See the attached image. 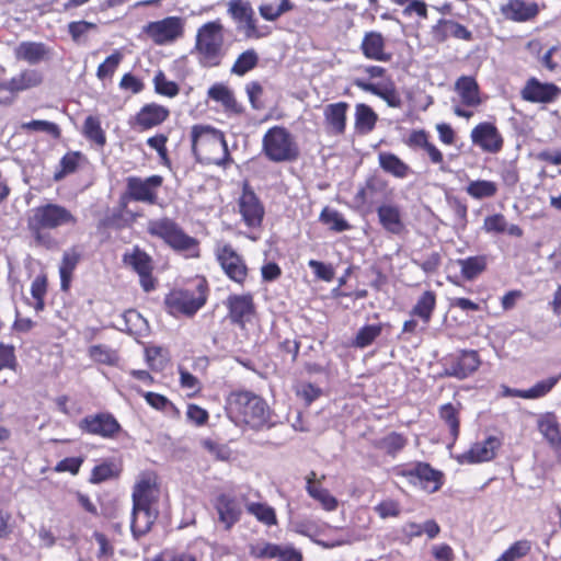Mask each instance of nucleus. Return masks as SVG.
Masks as SVG:
<instances>
[{
  "label": "nucleus",
  "instance_id": "f257e3e1",
  "mask_svg": "<svg viewBox=\"0 0 561 561\" xmlns=\"http://www.w3.org/2000/svg\"><path fill=\"white\" fill-rule=\"evenodd\" d=\"M77 222V217L68 208L47 203L32 210V215L27 218V230L36 245L51 250L58 247V242L50 230L61 226H75Z\"/></svg>",
  "mask_w": 561,
  "mask_h": 561
},
{
  "label": "nucleus",
  "instance_id": "f03ea898",
  "mask_svg": "<svg viewBox=\"0 0 561 561\" xmlns=\"http://www.w3.org/2000/svg\"><path fill=\"white\" fill-rule=\"evenodd\" d=\"M146 232L186 260H197L202 256L201 241L190 236L184 228L171 217L163 216L148 220Z\"/></svg>",
  "mask_w": 561,
  "mask_h": 561
},
{
  "label": "nucleus",
  "instance_id": "7ed1b4c3",
  "mask_svg": "<svg viewBox=\"0 0 561 561\" xmlns=\"http://www.w3.org/2000/svg\"><path fill=\"white\" fill-rule=\"evenodd\" d=\"M210 296V285L204 275L190 278L184 287L170 290L164 297L165 311L174 317L193 318Z\"/></svg>",
  "mask_w": 561,
  "mask_h": 561
},
{
  "label": "nucleus",
  "instance_id": "20e7f679",
  "mask_svg": "<svg viewBox=\"0 0 561 561\" xmlns=\"http://www.w3.org/2000/svg\"><path fill=\"white\" fill-rule=\"evenodd\" d=\"M191 148L201 163L227 167L232 162L225 134L210 125L191 127Z\"/></svg>",
  "mask_w": 561,
  "mask_h": 561
},
{
  "label": "nucleus",
  "instance_id": "39448f33",
  "mask_svg": "<svg viewBox=\"0 0 561 561\" xmlns=\"http://www.w3.org/2000/svg\"><path fill=\"white\" fill-rule=\"evenodd\" d=\"M226 411L236 424L259 430L268 424L271 410L266 401L249 390L232 391L226 402Z\"/></svg>",
  "mask_w": 561,
  "mask_h": 561
},
{
  "label": "nucleus",
  "instance_id": "423d86ee",
  "mask_svg": "<svg viewBox=\"0 0 561 561\" xmlns=\"http://www.w3.org/2000/svg\"><path fill=\"white\" fill-rule=\"evenodd\" d=\"M194 53L206 68L221 65L225 56L224 25L219 19L204 23L196 32Z\"/></svg>",
  "mask_w": 561,
  "mask_h": 561
},
{
  "label": "nucleus",
  "instance_id": "0eeeda50",
  "mask_svg": "<svg viewBox=\"0 0 561 561\" xmlns=\"http://www.w3.org/2000/svg\"><path fill=\"white\" fill-rule=\"evenodd\" d=\"M366 75V78H356L353 83L358 89L371 93L383 100L390 107H400L402 104L394 82L388 76L387 69L377 65H362L356 68Z\"/></svg>",
  "mask_w": 561,
  "mask_h": 561
},
{
  "label": "nucleus",
  "instance_id": "6e6552de",
  "mask_svg": "<svg viewBox=\"0 0 561 561\" xmlns=\"http://www.w3.org/2000/svg\"><path fill=\"white\" fill-rule=\"evenodd\" d=\"M262 152L267 160L282 163L294 162L300 156L294 135L284 126H273L262 138Z\"/></svg>",
  "mask_w": 561,
  "mask_h": 561
},
{
  "label": "nucleus",
  "instance_id": "1a4fd4ad",
  "mask_svg": "<svg viewBox=\"0 0 561 561\" xmlns=\"http://www.w3.org/2000/svg\"><path fill=\"white\" fill-rule=\"evenodd\" d=\"M125 182V192L119 197L121 206L125 207L128 202L157 205L159 190L163 185L164 179L159 174H152L147 178L131 175L126 178Z\"/></svg>",
  "mask_w": 561,
  "mask_h": 561
},
{
  "label": "nucleus",
  "instance_id": "9d476101",
  "mask_svg": "<svg viewBox=\"0 0 561 561\" xmlns=\"http://www.w3.org/2000/svg\"><path fill=\"white\" fill-rule=\"evenodd\" d=\"M442 376L465 380L473 376L482 365V358L477 350L457 348L446 354L442 360Z\"/></svg>",
  "mask_w": 561,
  "mask_h": 561
},
{
  "label": "nucleus",
  "instance_id": "9b49d317",
  "mask_svg": "<svg viewBox=\"0 0 561 561\" xmlns=\"http://www.w3.org/2000/svg\"><path fill=\"white\" fill-rule=\"evenodd\" d=\"M394 473L405 478L411 484H420L430 493L437 492L444 484V473L424 461L399 465L394 468Z\"/></svg>",
  "mask_w": 561,
  "mask_h": 561
},
{
  "label": "nucleus",
  "instance_id": "f8f14e48",
  "mask_svg": "<svg viewBox=\"0 0 561 561\" xmlns=\"http://www.w3.org/2000/svg\"><path fill=\"white\" fill-rule=\"evenodd\" d=\"M214 254L224 274L231 282L243 287L249 277V267L244 257L228 242H217Z\"/></svg>",
  "mask_w": 561,
  "mask_h": 561
},
{
  "label": "nucleus",
  "instance_id": "ddd939ff",
  "mask_svg": "<svg viewBox=\"0 0 561 561\" xmlns=\"http://www.w3.org/2000/svg\"><path fill=\"white\" fill-rule=\"evenodd\" d=\"M237 206L244 226L251 231H260L263 227L265 207L249 182L243 183Z\"/></svg>",
  "mask_w": 561,
  "mask_h": 561
},
{
  "label": "nucleus",
  "instance_id": "4468645a",
  "mask_svg": "<svg viewBox=\"0 0 561 561\" xmlns=\"http://www.w3.org/2000/svg\"><path fill=\"white\" fill-rule=\"evenodd\" d=\"M44 82V75L34 68H24L10 80L0 82V104L10 105L15 96L26 90L38 88Z\"/></svg>",
  "mask_w": 561,
  "mask_h": 561
},
{
  "label": "nucleus",
  "instance_id": "2eb2a0df",
  "mask_svg": "<svg viewBox=\"0 0 561 561\" xmlns=\"http://www.w3.org/2000/svg\"><path fill=\"white\" fill-rule=\"evenodd\" d=\"M124 265L130 267L138 276L144 291L149 293L156 289L157 278L153 276L154 263L152 257L140 247L135 245L130 251L123 254Z\"/></svg>",
  "mask_w": 561,
  "mask_h": 561
},
{
  "label": "nucleus",
  "instance_id": "dca6fc26",
  "mask_svg": "<svg viewBox=\"0 0 561 561\" xmlns=\"http://www.w3.org/2000/svg\"><path fill=\"white\" fill-rule=\"evenodd\" d=\"M78 427L82 433L105 439H116L124 432L121 423L111 412L89 414L80 420Z\"/></svg>",
  "mask_w": 561,
  "mask_h": 561
},
{
  "label": "nucleus",
  "instance_id": "f3484780",
  "mask_svg": "<svg viewBox=\"0 0 561 561\" xmlns=\"http://www.w3.org/2000/svg\"><path fill=\"white\" fill-rule=\"evenodd\" d=\"M156 45L170 44L183 36L184 22L180 16H167L160 21L149 22L142 27Z\"/></svg>",
  "mask_w": 561,
  "mask_h": 561
},
{
  "label": "nucleus",
  "instance_id": "a211bd4d",
  "mask_svg": "<svg viewBox=\"0 0 561 561\" xmlns=\"http://www.w3.org/2000/svg\"><path fill=\"white\" fill-rule=\"evenodd\" d=\"M160 494L158 476L153 471H144L139 474L131 493L133 507L146 510L153 507Z\"/></svg>",
  "mask_w": 561,
  "mask_h": 561
},
{
  "label": "nucleus",
  "instance_id": "6ab92c4d",
  "mask_svg": "<svg viewBox=\"0 0 561 561\" xmlns=\"http://www.w3.org/2000/svg\"><path fill=\"white\" fill-rule=\"evenodd\" d=\"M171 115L170 108L157 102L145 103L129 118V126L137 131H147L164 124Z\"/></svg>",
  "mask_w": 561,
  "mask_h": 561
},
{
  "label": "nucleus",
  "instance_id": "aec40b11",
  "mask_svg": "<svg viewBox=\"0 0 561 561\" xmlns=\"http://www.w3.org/2000/svg\"><path fill=\"white\" fill-rule=\"evenodd\" d=\"M430 36L432 41L437 45L445 44L449 39L465 43H471L474 41V34L472 30L454 19L447 18L438 19L435 24L431 26Z\"/></svg>",
  "mask_w": 561,
  "mask_h": 561
},
{
  "label": "nucleus",
  "instance_id": "412c9836",
  "mask_svg": "<svg viewBox=\"0 0 561 561\" xmlns=\"http://www.w3.org/2000/svg\"><path fill=\"white\" fill-rule=\"evenodd\" d=\"M225 306L230 323L242 330L245 329L247 323L251 322L256 312L254 298L251 293L231 294L227 297Z\"/></svg>",
  "mask_w": 561,
  "mask_h": 561
},
{
  "label": "nucleus",
  "instance_id": "4be33fe9",
  "mask_svg": "<svg viewBox=\"0 0 561 561\" xmlns=\"http://www.w3.org/2000/svg\"><path fill=\"white\" fill-rule=\"evenodd\" d=\"M217 513V520L226 531H230L242 517L243 508L240 500L231 493L220 492L211 501Z\"/></svg>",
  "mask_w": 561,
  "mask_h": 561
},
{
  "label": "nucleus",
  "instance_id": "5701e85b",
  "mask_svg": "<svg viewBox=\"0 0 561 561\" xmlns=\"http://www.w3.org/2000/svg\"><path fill=\"white\" fill-rule=\"evenodd\" d=\"M560 95L561 89L556 83L541 82L536 77L528 78L520 90L522 99L530 103H553Z\"/></svg>",
  "mask_w": 561,
  "mask_h": 561
},
{
  "label": "nucleus",
  "instance_id": "b1692460",
  "mask_svg": "<svg viewBox=\"0 0 561 561\" xmlns=\"http://www.w3.org/2000/svg\"><path fill=\"white\" fill-rule=\"evenodd\" d=\"M471 141L482 151L497 153L504 147V138L494 123L482 122L470 133Z\"/></svg>",
  "mask_w": 561,
  "mask_h": 561
},
{
  "label": "nucleus",
  "instance_id": "393cba45",
  "mask_svg": "<svg viewBox=\"0 0 561 561\" xmlns=\"http://www.w3.org/2000/svg\"><path fill=\"white\" fill-rule=\"evenodd\" d=\"M404 144L412 150H423L427 154L430 162L438 165L442 172L448 171L443 152L431 140V135L425 129L411 130Z\"/></svg>",
  "mask_w": 561,
  "mask_h": 561
},
{
  "label": "nucleus",
  "instance_id": "a878e982",
  "mask_svg": "<svg viewBox=\"0 0 561 561\" xmlns=\"http://www.w3.org/2000/svg\"><path fill=\"white\" fill-rule=\"evenodd\" d=\"M502 442L496 436H489L482 442H477L470 448L457 456V461L461 465H474L492 461L500 449Z\"/></svg>",
  "mask_w": 561,
  "mask_h": 561
},
{
  "label": "nucleus",
  "instance_id": "bb28decb",
  "mask_svg": "<svg viewBox=\"0 0 561 561\" xmlns=\"http://www.w3.org/2000/svg\"><path fill=\"white\" fill-rule=\"evenodd\" d=\"M546 5L540 7L537 2H527L525 0H507L506 3L500 8L501 14L505 20L515 23L534 22L541 9Z\"/></svg>",
  "mask_w": 561,
  "mask_h": 561
},
{
  "label": "nucleus",
  "instance_id": "cd10ccee",
  "mask_svg": "<svg viewBox=\"0 0 561 561\" xmlns=\"http://www.w3.org/2000/svg\"><path fill=\"white\" fill-rule=\"evenodd\" d=\"M228 13L236 22L244 23V34L248 38H261L266 35V33L260 31L254 11L249 2L230 0Z\"/></svg>",
  "mask_w": 561,
  "mask_h": 561
},
{
  "label": "nucleus",
  "instance_id": "c85d7f7f",
  "mask_svg": "<svg viewBox=\"0 0 561 561\" xmlns=\"http://www.w3.org/2000/svg\"><path fill=\"white\" fill-rule=\"evenodd\" d=\"M350 104L345 101L327 104L323 107V125L328 135L343 136L347 127Z\"/></svg>",
  "mask_w": 561,
  "mask_h": 561
},
{
  "label": "nucleus",
  "instance_id": "c756f323",
  "mask_svg": "<svg viewBox=\"0 0 561 561\" xmlns=\"http://www.w3.org/2000/svg\"><path fill=\"white\" fill-rule=\"evenodd\" d=\"M537 430L553 453L561 457V423L556 412L540 413L536 421Z\"/></svg>",
  "mask_w": 561,
  "mask_h": 561
},
{
  "label": "nucleus",
  "instance_id": "7c9ffc66",
  "mask_svg": "<svg viewBox=\"0 0 561 561\" xmlns=\"http://www.w3.org/2000/svg\"><path fill=\"white\" fill-rule=\"evenodd\" d=\"M359 49L363 56L369 60L387 62L392 58V54L387 50L385 36L377 31L364 34Z\"/></svg>",
  "mask_w": 561,
  "mask_h": 561
},
{
  "label": "nucleus",
  "instance_id": "2f4dec72",
  "mask_svg": "<svg viewBox=\"0 0 561 561\" xmlns=\"http://www.w3.org/2000/svg\"><path fill=\"white\" fill-rule=\"evenodd\" d=\"M377 216L380 226L388 233L400 236L405 232V224L399 205L381 204L377 208Z\"/></svg>",
  "mask_w": 561,
  "mask_h": 561
},
{
  "label": "nucleus",
  "instance_id": "473e14b6",
  "mask_svg": "<svg viewBox=\"0 0 561 561\" xmlns=\"http://www.w3.org/2000/svg\"><path fill=\"white\" fill-rule=\"evenodd\" d=\"M50 48L42 42L24 41L14 48V57L30 65L49 59Z\"/></svg>",
  "mask_w": 561,
  "mask_h": 561
},
{
  "label": "nucleus",
  "instance_id": "72a5a7b5",
  "mask_svg": "<svg viewBox=\"0 0 561 561\" xmlns=\"http://www.w3.org/2000/svg\"><path fill=\"white\" fill-rule=\"evenodd\" d=\"M455 90L460 96L462 105L477 107L482 103L480 98V88L473 77H459L455 83Z\"/></svg>",
  "mask_w": 561,
  "mask_h": 561
},
{
  "label": "nucleus",
  "instance_id": "f704fd0d",
  "mask_svg": "<svg viewBox=\"0 0 561 561\" xmlns=\"http://www.w3.org/2000/svg\"><path fill=\"white\" fill-rule=\"evenodd\" d=\"M380 169L397 179H405L412 173L411 167L390 151L378 153Z\"/></svg>",
  "mask_w": 561,
  "mask_h": 561
},
{
  "label": "nucleus",
  "instance_id": "c9c22d12",
  "mask_svg": "<svg viewBox=\"0 0 561 561\" xmlns=\"http://www.w3.org/2000/svg\"><path fill=\"white\" fill-rule=\"evenodd\" d=\"M81 260V253L77 247L65 251L59 265L60 288L68 291L72 282L73 272Z\"/></svg>",
  "mask_w": 561,
  "mask_h": 561
},
{
  "label": "nucleus",
  "instance_id": "e433bc0d",
  "mask_svg": "<svg viewBox=\"0 0 561 561\" xmlns=\"http://www.w3.org/2000/svg\"><path fill=\"white\" fill-rule=\"evenodd\" d=\"M157 517L158 511L154 507H148V511L133 507L130 529L134 537L138 539L148 534Z\"/></svg>",
  "mask_w": 561,
  "mask_h": 561
},
{
  "label": "nucleus",
  "instance_id": "4c0bfd02",
  "mask_svg": "<svg viewBox=\"0 0 561 561\" xmlns=\"http://www.w3.org/2000/svg\"><path fill=\"white\" fill-rule=\"evenodd\" d=\"M437 296L433 290H425L410 311L411 317L419 318L426 328L432 321L436 309Z\"/></svg>",
  "mask_w": 561,
  "mask_h": 561
},
{
  "label": "nucleus",
  "instance_id": "58836bf2",
  "mask_svg": "<svg viewBox=\"0 0 561 561\" xmlns=\"http://www.w3.org/2000/svg\"><path fill=\"white\" fill-rule=\"evenodd\" d=\"M408 442L404 434L393 431L374 440L373 446L387 456L396 458L407 447Z\"/></svg>",
  "mask_w": 561,
  "mask_h": 561
},
{
  "label": "nucleus",
  "instance_id": "ea45409f",
  "mask_svg": "<svg viewBox=\"0 0 561 561\" xmlns=\"http://www.w3.org/2000/svg\"><path fill=\"white\" fill-rule=\"evenodd\" d=\"M457 264L460 266L461 276L466 280H473L488 268L489 257L485 254L458 259Z\"/></svg>",
  "mask_w": 561,
  "mask_h": 561
},
{
  "label": "nucleus",
  "instance_id": "a19ab883",
  "mask_svg": "<svg viewBox=\"0 0 561 561\" xmlns=\"http://www.w3.org/2000/svg\"><path fill=\"white\" fill-rule=\"evenodd\" d=\"M387 183L383 180L377 176H370L357 191L355 195V202L360 206L371 205L378 194L385 191Z\"/></svg>",
  "mask_w": 561,
  "mask_h": 561
},
{
  "label": "nucleus",
  "instance_id": "79ce46f5",
  "mask_svg": "<svg viewBox=\"0 0 561 561\" xmlns=\"http://www.w3.org/2000/svg\"><path fill=\"white\" fill-rule=\"evenodd\" d=\"M378 121V115L367 104L358 103L355 106V129L358 134L366 135L373 131Z\"/></svg>",
  "mask_w": 561,
  "mask_h": 561
},
{
  "label": "nucleus",
  "instance_id": "37998d69",
  "mask_svg": "<svg viewBox=\"0 0 561 561\" xmlns=\"http://www.w3.org/2000/svg\"><path fill=\"white\" fill-rule=\"evenodd\" d=\"M85 160V156L80 151H68L66 152L60 161L59 165L54 173V181L59 182L67 175L75 173L82 161Z\"/></svg>",
  "mask_w": 561,
  "mask_h": 561
},
{
  "label": "nucleus",
  "instance_id": "c03bdc74",
  "mask_svg": "<svg viewBox=\"0 0 561 561\" xmlns=\"http://www.w3.org/2000/svg\"><path fill=\"white\" fill-rule=\"evenodd\" d=\"M403 531L409 539L425 535L427 539L432 540L439 535L440 526L435 519H427L423 524L409 522L405 524Z\"/></svg>",
  "mask_w": 561,
  "mask_h": 561
},
{
  "label": "nucleus",
  "instance_id": "a18cd8bd",
  "mask_svg": "<svg viewBox=\"0 0 561 561\" xmlns=\"http://www.w3.org/2000/svg\"><path fill=\"white\" fill-rule=\"evenodd\" d=\"M82 135L98 147L103 148L106 145V134L98 116L89 115L85 117L82 125Z\"/></svg>",
  "mask_w": 561,
  "mask_h": 561
},
{
  "label": "nucleus",
  "instance_id": "49530a36",
  "mask_svg": "<svg viewBox=\"0 0 561 561\" xmlns=\"http://www.w3.org/2000/svg\"><path fill=\"white\" fill-rule=\"evenodd\" d=\"M260 61L259 54L254 48H249L241 53L231 66L230 72L238 77H243L257 67Z\"/></svg>",
  "mask_w": 561,
  "mask_h": 561
},
{
  "label": "nucleus",
  "instance_id": "de8ad7c7",
  "mask_svg": "<svg viewBox=\"0 0 561 561\" xmlns=\"http://www.w3.org/2000/svg\"><path fill=\"white\" fill-rule=\"evenodd\" d=\"M499 192V185L490 180H473L466 186V193L474 199L492 198Z\"/></svg>",
  "mask_w": 561,
  "mask_h": 561
},
{
  "label": "nucleus",
  "instance_id": "09e8293b",
  "mask_svg": "<svg viewBox=\"0 0 561 561\" xmlns=\"http://www.w3.org/2000/svg\"><path fill=\"white\" fill-rule=\"evenodd\" d=\"M439 419L448 426L453 442H456L460 434V413L453 403H445L438 410Z\"/></svg>",
  "mask_w": 561,
  "mask_h": 561
},
{
  "label": "nucleus",
  "instance_id": "8fccbe9b",
  "mask_svg": "<svg viewBox=\"0 0 561 561\" xmlns=\"http://www.w3.org/2000/svg\"><path fill=\"white\" fill-rule=\"evenodd\" d=\"M245 510L250 515L254 516L257 522L265 526H274L277 524L276 512L267 503L247 502Z\"/></svg>",
  "mask_w": 561,
  "mask_h": 561
},
{
  "label": "nucleus",
  "instance_id": "3c124183",
  "mask_svg": "<svg viewBox=\"0 0 561 561\" xmlns=\"http://www.w3.org/2000/svg\"><path fill=\"white\" fill-rule=\"evenodd\" d=\"M88 356L94 363L107 366H115L119 360L117 351L104 344L91 345L88 348Z\"/></svg>",
  "mask_w": 561,
  "mask_h": 561
},
{
  "label": "nucleus",
  "instance_id": "603ef678",
  "mask_svg": "<svg viewBox=\"0 0 561 561\" xmlns=\"http://www.w3.org/2000/svg\"><path fill=\"white\" fill-rule=\"evenodd\" d=\"M137 392L141 394L146 402L154 410L169 412L174 416H180V410L178 407L165 396L152 391L144 392L140 389H137Z\"/></svg>",
  "mask_w": 561,
  "mask_h": 561
},
{
  "label": "nucleus",
  "instance_id": "864d4df0",
  "mask_svg": "<svg viewBox=\"0 0 561 561\" xmlns=\"http://www.w3.org/2000/svg\"><path fill=\"white\" fill-rule=\"evenodd\" d=\"M121 469L110 460H105L93 467L89 478V482L92 484H100L119 476Z\"/></svg>",
  "mask_w": 561,
  "mask_h": 561
},
{
  "label": "nucleus",
  "instance_id": "5fc2aeb1",
  "mask_svg": "<svg viewBox=\"0 0 561 561\" xmlns=\"http://www.w3.org/2000/svg\"><path fill=\"white\" fill-rule=\"evenodd\" d=\"M560 379L561 374L537 381L530 388L525 389V400H537L548 396L558 385Z\"/></svg>",
  "mask_w": 561,
  "mask_h": 561
},
{
  "label": "nucleus",
  "instance_id": "6e6d98bb",
  "mask_svg": "<svg viewBox=\"0 0 561 561\" xmlns=\"http://www.w3.org/2000/svg\"><path fill=\"white\" fill-rule=\"evenodd\" d=\"M169 136L163 133H157L147 138L146 144L149 148L154 150L159 157V161L163 167L171 168V159L168 150Z\"/></svg>",
  "mask_w": 561,
  "mask_h": 561
},
{
  "label": "nucleus",
  "instance_id": "4d7b16f0",
  "mask_svg": "<svg viewBox=\"0 0 561 561\" xmlns=\"http://www.w3.org/2000/svg\"><path fill=\"white\" fill-rule=\"evenodd\" d=\"M154 92L158 95L173 99L180 93V85L169 80L162 70H158L152 79Z\"/></svg>",
  "mask_w": 561,
  "mask_h": 561
},
{
  "label": "nucleus",
  "instance_id": "13d9d810",
  "mask_svg": "<svg viewBox=\"0 0 561 561\" xmlns=\"http://www.w3.org/2000/svg\"><path fill=\"white\" fill-rule=\"evenodd\" d=\"M319 219L322 224L329 226L330 230L334 232H343L352 228L341 213L328 207L321 211Z\"/></svg>",
  "mask_w": 561,
  "mask_h": 561
},
{
  "label": "nucleus",
  "instance_id": "bf43d9fd",
  "mask_svg": "<svg viewBox=\"0 0 561 561\" xmlns=\"http://www.w3.org/2000/svg\"><path fill=\"white\" fill-rule=\"evenodd\" d=\"M307 491L312 499L322 504L324 510L334 511L337 507V500L330 493V491L321 485H317L311 479L308 480Z\"/></svg>",
  "mask_w": 561,
  "mask_h": 561
},
{
  "label": "nucleus",
  "instance_id": "052dcab7",
  "mask_svg": "<svg viewBox=\"0 0 561 561\" xmlns=\"http://www.w3.org/2000/svg\"><path fill=\"white\" fill-rule=\"evenodd\" d=\"M48 280L44 274L37 275L31 284V295L35 300L33 308L36 312L45 309V297L47 294Z\"/></svg>",
  "mask_w": 561,
  "mask_h": 561
},
{
  "label": "nucleus",
  "instance_id": "680f3d73",
  "mask_svg": "<svg viewBox=\"0 0 561 561\" xmlns=\"http://www.w3.org/2000/svg\"><path fill=\"white\" fill-rule=\"evenodd\" d=\"M124 55L118 49H115L105 60L99 65L96 69V78L101 81L105 79H112L121 65Z\"/></svg>",
  "mask_w": 561,
  "mask_h": 561
},
{
  "label": "nucleus",
  "instance_id": "e2e57ef3",
  "mask_svg": "<svg viewBox=\"0 0 561 561\" xmlns=\"http://www.w3.org/2000/svg\"><path fill=\"white\" fill-rule=\"evenodd\" d=\"M381 323L364 325L358 330L353 341V345L359 348H365L373 344V342L381 334Z\"/></svg>",
  "mask_w": 561,
  "mask_h": 561
},
{
  "label": "nucleus",
  "instance_id": "0e129e2a",
  "mask_svg": "<svg viewBox=\"0 0 561 561\" xmlns=\"http://www.w3.org/2000/svg\"><path fill=\"white\" fill-rule=\"evenodd\" d=\"M21 128L26 131L46 133L55 139H58L61 136L59 126L48 121L34 119L23 123Z\"/></svg>",
  "mask_w": 561,
  "mask_h": 561
},
{
  "label": "nucleus",
  "instance_id": "69168bd1",
  "mask_svg": "<svg viewBox=\"0 0 561 561\" xmlns=\"http://www.w3.org/2000/svg\"><path fill=\"white\" fill-rule=\"evenodd\" d=\"M533 543L528 539H520L513 542L503 553L502 556L507 561H517L526 556H528L531 551Z\"/></svg>",
  "mask_w": 561,
  "mask_h": 561
},
{
  "label": "nucleus",
  "instance_id": "338daca9",
  "mask_svg": "<svg viewBox=\"0 0 561 561\" xmlns=\"http://www.w3.org/2000/svg\"><path fill=\"white\" fill-rule=\"evenodd\" d=\"M291 8L293 4L289 2V0H282V2L278 5H274L272 3H262L259 7V12L264 20L275 21L283 13L291 10Z\"/></svg>",
  "mask_w": 561,
  "mask_h": 561
},
{
  "label": "nucleus",
  "instance_id": "774afa93",
  "mask_svg": "<svg viewBox=\"0 0 561 561\" xmlns=\"http://www.w3.org/2000/svg\"><path fill=\"white\" fill-rule=\"evenodd\" d=\"M448 205L453 210L455 222L461 228H466L468 225V206L467 204L458 198L450 197L447 198Z\"/></svg>",
  "mask_w": 561,
  "mask_h": 561
}]
</instances>
